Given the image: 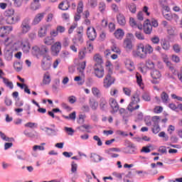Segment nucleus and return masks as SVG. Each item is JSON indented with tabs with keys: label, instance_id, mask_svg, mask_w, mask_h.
Returning a JSON list of instances; mask_svg holds the SVG:
<instances>
[{
	"label": "nucleus",
	"instance_id": "1",
	"mask_svg": "<svg viewBox=\"0 0 182 182\" xmlns=\"http://www.w3.org/2000/svg\"><path fill=\"white\" fill-rule=\"evenodd\" d=\"M153 47L150 44L140 43L136 46V50L133 51L132 55L134 58L146 59L147 55H151L153 53Z\"/></svg>",
	"mask_w": 182,
	"mask_h": 182
},
{
	"label": "nucleus",
	"instance_id": "2",
	"mask_svg": "<svg viewBox=\"0 0 182 182\" xmlns=\"http://www.w3.org/2000/svg\"><path fill=\"white\" fill-rule=\"evenodd\" d=\"M107 66V74L104 79V87H106L107 89L110 87V85H113L115 80V79L112 76L113 75V65L111 63H109Z\"/></svg>",
	"mask_w": 182,
	"mask_h": 182
},
{
	"label": "nucleus",
	"instance_id": "3",
	"mask_svg": "<svg viewBox=\"0 0 182 182\" xmlns=\"http://www.w3.org/2000/svg\"><path fill=\"white\" fill-rule=\"evenodd\" d=\"M134 39V36L132 33H128L126 36V38L124 40L123 47L124 49L128 53L133 50L134 45L133 40Z\"/></svg>",
	"mask_w": 182,
	"mask_h": 182
},
{
	"label": "nucleus",
	"instance_id": "4",
	"mask_svg": "<svg viewBox=\"0 0 182 182\" xmlns=\"http://www.w3.org/2000/svg\"><path fill=\"white\" fill-rule=\"evenodd\" d=\"M137 103H140V97H139V95L135 94L132 98V102L129 104L127 107V110L130 112V113L134 112V110H137L140 108V105H139Z\"/></svg>",
	"mask_w": 182,
	"mask_h": 182
},
{
	"label": "nucleus",
	"instance_id": "5",
	"mask_svg": "<svg viewBox=\"0 0 182 182\" xmlns=\"http://www.w3.org/2000/svg\"><path fill=\"white\" fill-rule=\"evenodd\" d=\"M20 29L21 33L23 35H26V33L32 29V26H31V18L26 17L21 21Z\"/></svg>",
	"mask_w": 182,
	"mask_h": 182
},
{
	"label": "nucleus",
	"instance_id": "6",
	"mask_svg": "<svg viewBox=\"0 0 182 182\" xmlns=\"http://www.w3.org/2000/svg\"><path fill=\"white\" fill-rule=\"evenodd\" d=\"M52 66V57L50 55H44L41 60V68L43 70H49Z\"/></svg>",
	"mask_w": 182,
	"mask_h": 182
},
{
	"label": "nucleus",
	"instance_id": "7",
	"mask_svg": "<svg viewBox=\"0 0 182 182\" xmlns=\"http://www.w3.org/2000/svg\"><path fill=\"white\" fill-rule=\"evenodd\" d=\"M152 122H154L153 127L151 128L152 133H154V134H157L158 133H160L161 130V128L159 124V123H160V117L154 116L152 117Z\"/></svg>",
	"mask_w": 182,
	"mask_h": 182
},
{
	"label": "nucleus",
	"instance_id": "8",
	"mask_svg": "<svg viewBox=\"0 0 182 182\" xmlns=\"http://www.w3.org/2000/svg\"><path fill=\"white\" fill-rule=\"evenodd\" d=\"M94 69V73L97 77H99L101 79V77H103L105 76V69L103 68V66L100 64H95L93 66Z\"/></svg>",
	"mask_w": 182,
	"mask_h": 182
},
{
	"label": "nucleus",
	"instance_id": "9",
	"mask_svg": "<svg viewBox=\"0 0 182 182\" xmlns=\"http://www.w3.org/2000/svg\"><path fill=\"white\" fill-rule=\"evenodd\" d=\"M87 36L89 41H95L96 38H97V33L96 32V29L94 27L90 26L87 28Z\"/></svg>",
	"mask_w": 182,
	"mask_h": 182
},
{
	"label": "nucleus",
	"instance_id": "10",
	"mask_svg": "<svg viewBox=\"0 0 182 182\" xmlns=\"http://www.w3.org/2000/svg\"><path fill=\"white\" fill-rule=\"evenodd\" d=\"M62 49V44L60 42H56L51 46V53L53 56H58L60 50Z\"/></svg>",
	"mask_w": 182,
	"mask_h": 182
},
{
	"label": "nucleus",
	"instance_id": "11",
	"mask_svg": "<svg viewBox=\"0 0 182 182\" xmlns=\"http://www.w3.org/2000/svg\"><path fill=\"white\" fill-rule=\"evenodd\" d=\"M136 151L137 148L134 144H130L127 147L123 149V153H125V154H133L136 153Z\"/></svg>",
	"mask_w": 182,
	"mask_h": 182
},
{
	"label": "nucleus",
	"instance_id": "12",
	"mask_svg": "<svg viewBox=\"0 0 182 182\" xmlns=\"http://www.w3.org/2000/svg\"><path fill=\"white\" fill-rule=\"evenodd\" d=\"M74 19L75 22H74L70 27L68 30V33L70 35V33H73V31L77 28V21H80V14L77 13L74 16ZM77 21V22H76Z\"/></svg>",
	"mask_w": 182,
	"mask_h": 182
},
{
	"label": "nucleus",
	"instance_id": "13",
	"mask_svg": "<svg viewBox=\"0 0 182 182\" xmlns=\"http://www.w3.org/2000/svg\"><path fill=\"white\" fill-rule=\"evenodd\" d=\"M153 31V26L150 23V20L146 19L144 23V32L146 35H150Z\"/></svg>",
	"mask_w": 182,
	"mask_h": 182
},
{
	"label": "nucleus",
	"instance_id": "14",
	"mask_svg": "<svg viewBox=\"0 0 182 182\" xmlns=\"http://www.w3.org/2000/svg\"><path fill=\"white\" fill-rule=\"evenodd\" d=\"M45 15H46V12L37 14L32 21V25H38L45 18Z\"/></svg>",
	"mask_w": 182,
	"mask_h": 182
},
{
	"label": "nucleus",
	"instance_id": "15",
	"mask_svg": "<svg viewBox=\"0 0 182 182\" xmlns=\"http://www.w3.org/2000/svg\"><path fill=\"white\" fill-rule=\"evenodd\" d=\"M109 106H111L114 113H117L119 111V107L117 101L114 98H110L109 100Z\"/></svg>",
	"mask_w": 182,
	"mask_h": 182
},
{
	"label": "nucleus",
	"instance_id": "16",
	"mask_svg": "<svg viewBox=\"0 0 182 182\" xmlns=\"http://www.w3.org/2000/svg\"><path fill=\"white\" fill-rule=\"evenodd\" d=\"M19 21H21V17L19 16H16V17L9 16L6 18V22L9 25H13L14 23H16V22H19Z\"/></svg>",
	"mask_w": 182,
	"mask_h": 182
},
{
	"label": "nucleus",
	"instance_id": "17",
	"mask_svg": "<svg viewBox=\"0 0 182 182\" xmlns=\"http://www.w3.org/2000/svg\"><path fill=\"white\" fill-rule=\"evenodd\" d=\"M117 21L120 26H124L126 25V17L122 14L117 15Z\"/></svg>",
	"mask_w": 182,
	"mask_h": 182
},
{
	"label": "nucleus",
	"instance_id": "18",
	"mask_svg": "<svg viewBox=\"0 0 182 182\" xmlns=\"http://www.w3.org/2000/svg\"><path fill=\"white\" fill-rule=\"evenodd\" d=\"M40 55L43 56L49 55V48L46 46H41L40 47Z\"/></svg>",
	"mask_w": 182,
	"mask_h": 182
},
{
	"label": "nucleus",
	"instance_id": "19",
	"mask_svg": "<svg viewBox=\"0 0 182 182\" xmlns=\"http://www.w3.org/2000/svg\"><path fill=\"white\" fill-rule=\"evenodd\" d=\"M21 48L24 53H28L29 52V49H31V46L28 41H23L21 43Z\"/></svg>",
	"mask_w": 182,
	"mask_h": 182
},
{
	"label": "nucleus",
	"instance_id": "20",
	"mask_svg": "<svg viewBox=\"0 0 182 182\" xmlns=\"http://www.w3.org/2000/svg\"><path fill=\"white\" fill-rule=\"evenodd\" d=\"M41 130H43V132H46V134H48V136H56L57 131L52 128L45 127L44 129H41Z\"/></svg>",
	"mask_w": 182,
	"mask_h": 182
},
{
	"label": "nucleus",
	"instance_id": "21",
	"mask_svg": "<svg viewBox=\"0 0 182 182\" xmlns=\"http://www.w3.org/2000/svg\"><path fill=\"white\" fill-rule=\"evenodd\" d=\"M50 79V75H49V73L47 72L43 75V85H49L51 82Z\"/></svg>",
	"mask_w": 182,
	"mask_h": 182
},
{
	"label": "nucleus",
	"instance_id": "22",
	"mask_svg": "<svg viewBox=\"0 0 182 182\" xmlns=\"http://www.w3.org/2000/svg\"><path fill=\"white\" fill-rule=\"evenodd\" d=\"M90 159L92 161H94V163H99V161H102V160H103V157L96 154H92L90 156Z\"/></svg>",
	"mask_w": 182,
	"mask_h": 182
},
{
	"label": "nucleus",
	"instance_id": "23",
	"mask_svg": "<svg viewBox=\"0 0 182 182\" xmlns=\"http://www.w3.org/2000/svg\"><path fill=\"white\" fill-rule=\"evenodd\" d=\"M114 35L117 39H123V36H124V31L121 28H118L114 33Z\"/></svg>",
	"mask_w": 182,
	"mask_h": 182
},
{
	"label": "nucleus",
	"instance_id": "24",
	"mask_svg": "<svg viewBox=\"0 0 182 182\" xmlns=\"http://www.w3.org/2000/svg\"><path fill=\"white\" fill-rule=\"evenodd\" d=\"M89 104L92 110H97V107L99 106V103L95 99H90Z\"/></svg>",
	"mask_w": 182,
	"mask_h": 182
},
{
	"label": "nucleus",
	"instance_id": "25",
	"mask_svg": "<svg viewBox=\"0 0 182 182\" xmlns=\"http://www.w3.org/2000/svg\"><path fill=\"white\" fill-rule=\"evenodd\" d=\"M16 157L18 160H26V154L25 151L19 150L16 151Z\"/></svg>",
	"mask_w": 182,
	"mask_h": 182
},
{
	"label": "nucleus",
	"instance_id": "26",
	"mask_svg": "<svg viewBox=\"0 0 182 182\" xmlns=\"http://www.w3.org/2000/svg\"><path fill=\"white\" fill-rule=\"evenodd\" d=\"M151 76L152 79H160L161 77V74L160 73V71L157 70H152L151 72Z\"/></svg>",
	"mask_w": 182,
	"mask_h": 182
},
{
	"label": "nucleus",
	"instance_id": "27",
	"mask_svg": "<svg viewBox=\"0 0 182 182\" xmlns=\"http://www.w3.org/2000/svg\"><path fill=\"white\" fill-rule=\"evenodd\" d=\"M9 28V26H1L0 27V36L1 38H5L6 33L9 32L8 30Z\"/></svg>",
	"mask_w": 182,
	"mask_h": 182
},
{
	"label": "nucleus",
	"instance_id": "28",
	"mask_svg": "<svg viewBox=\"0 0 182 182\" xmlns=\"http://www.w3.org/2000/svg\"><path fill=\"white\" fill-rule=\"evenodd\" d=\"M119 113L121 114V116H122V119L130 117L131 116L130 112H128L127 110L124 109V108L119 109Z\"/></svg>",
	"mask_w": 182,
	"mask_h": 182
},
{
	"label": "nucleus",
	"instance_id": "29",
	"mask_svg": "<svg viewBox=\"0 0 182 182\" xmlns=\"http://www.w3.org/2000/svg\"><path fill=\"white\" fill-rule=\"evenodd\" d=\"M100 107L101 110H105L106 107H107V101L105 98L100 99Z\"/></svg>",
	"mask_w": 182,
	"mask_h": 182
},
{
	"label": "nucleus",
	"instance_id": "30",
	"mask_svg": "<svg viewBox=\"0 0 182 182\" xmlns=\"http://www.w3.org/2000/svg\"><path fill=\"white\" fill-rule=\"evenodd\" d=\"M161 46L164 50H169L171 46L170 43L167 41H164L163 42L161 43Z\"/></svg>",
	"mask_w": 182,
	"mask_h": 182
},
{
	"label": "nucleus",
	"instance_id": "31",
	"mask_svg": "<svg viewBox=\"0 0 182 182\" xmlns=\"http://www.w3.org/2000/svg\"><path fill=\"white\" fill-rule=\"evenodd\" d=\"M47 32H48V28H46V27H41L40 31H38V36L40 38H43L46 36Z\"/></svg>",
	"mask_w": 182,
	"mask_h": 182
},
{
	"label": "nucleus",
	"instance_id": "32",
	"mask_svg": "<svg viewBox=\"0 0 182 182\" xmlns=\"http://www.w3.org/2000/svg\"><path fill=\"white\" fill-rule=\"evenodd\" d=\"M125 66L129 72H133L134 70V63H133V61L126 63Z\"/></svg>",
	"mask_w": 182,
	"mask_h": 182
},
{
	"label": "nucleus",
	"instance_id": "33",
	"mask_svg": "<svg viewBox=\"0 0 182 182\" xmlns=\"http://www.w3.org/2000/svg\"><path fill=\"white\" fill-rule=\"evenodd\" d=\"M94 60H95V65H102L103 63V60L102 59V56L99 54H96L94 56Z\"/></svg>",
	"mask_w": 182,
	"mask_h": 182
},
{
	"label": "nucleus",
	"instance_id": "34",
	"mask_svg": "<svg viewBox=\"0 0 182 182\" xmlns=\"http://www.w3.org/2000/svg\"><path fill=\"white\" fill-rule=\"evenodd\" d=\"M3 83H4L7 87H9V89H14V83L9 81L8 78H4Z\"/></svg>",
	"mask_w": 182,
	"mask_h": 182
},
{
	"label": "nucleus",
	"instance_id": "35",
	"mask_svg": "<svg viewBox=\"0 0 182 182\" xmlns=\"http://www.w3.org/2000/svg\"><path fill=\"white\" fill-rule=\"evenodd\" d=\"M161 99L163 103H168V95L166 92H163L161 94Z\"/></svg>",
	"mask_w": 182,
	"mask_h": 182
},
{
	"label": "nucleus",
	"instance_id": "36",
	"mask_svg": "<svg viewBox=\"0 0 182 182\" xmlns=\"http://www.w3.org/2000/svg\"><path fill=\"white\" fill-rule=\"evenodd\" d=\"M31 53L35 56H38V55H41V49L37 46L32 48Z\"/></svg>",
	"mask_w": 182,
	"mask_h": 182
},
{
	"label": "nucleus",
	"instance_id": "37",
	"mask_svg": "<svg viewBox=\"0 0 182 182\" xmlns=\"http://www.w3.org/2000/svg\"><path fill=\"white\" fill-rule=\"evenodd\" d=\"M122 90L125 96H128L129 97L132 96V88L124 87Z\"/></svg>",
	"mask_w": 182,
	"mask_h": 182
},
{
	"label": "nucleus",
	"instance_id": "38",
	"mask_svg": "<svg viewBox=\"0 0 182 182\" xmlns=\"http://www.w3.org/2000/svg\"><path fill=\"white\" fill-rule=\"evenodd\" d=\"M136 82L138 83L139 86L141 87V85H143V79L141 78V75H140V73H136Z\"/></svg>",
	"mask_w": 182,
	"mask_h": 182
},
{
	"label": "nucleus",
	"instance_id": "39",
	"mask_svg": "<svg viewBox=\"0 0 182 182\" xmlns=\"http://www.w3.org/2000/svg\"><path fill=\"white\" fill-rule=\"evenodd\" d=\"M14 14H15V10H14V9H8L5 11L4 15L7 18L9 16H13Z\"/></svg>",
	"mask_w": 182,
	"mask_h": 182
},
{
	"label": "nucleus",
	"instance_id": "40",
	"mask_svg": "<svg viewBox=\"0 0 182 182\" xmlns=\"http://www.w3.org/2000/svg\"><path fill=\"white\" fill-rule=\"evenodd\" d=\"M92 93L94 96H96L97 97H100V90L97 89V87H92Z\"/></svg>",
	"mask_w": 182,
	"mask_h": 182
},
{
	"label": "nucleus",
	"instance_id": "41",
	"mask_svg": "<svg viewBox=\"0 0 182 182\" xmlns=\"http://www.w3.org/2000/svg\"><path fill=\"white\" fill-rule=\"evenodd\" d=\"M75 82H78L77 85H79L80 86H82V85H83V83H85V80L82 79V77L80 76H77L74 78Z\"/></svg>",
	"mask_w": 182,
	"mask_h": 182
},
{
	"label": "nucleus",
	"instance_id": "42",
	"mask_svg": "<svg viewBox=\"0 0 182 182\" xmlns=\"http://www.w3.org/2000/svg\"><path fill=\"white\" fill-rule=\"evenodd\" d=\"M82 12H83V1H80L78 3V6L77 8V14H82Z\"/></svg>",
	"mask_w": 182,
	"mask_h": 182
},
{
	"label": "nucleus",
	"instance_id": "43",
	"mask_svg": "<svg viewBox=\"0 0 182 182\" xmlns=\"http://www.w3.org/2000/svg\"><path fill=\"white\" fill-rule=\"evenodd\" d=\"M151 41L154 45H159L160 43V38H159V36H154V37H152L151 38Z\"/></svg>",
	"mask_w": 182,
	"mask_h": 182
},
{
	"label": "nucleus",
	"instance_id": "44",
	"mask_svg": "<svg viewBox=\"0 0 182 182\" xmlns=\"http://www.w3.org/2000/svg\"><path fill=\"white\" fill-rule=\"evenodd\" d=\"M13 1H14L15 6L19 7L22 6V2H25L26 4L29 0H13Z\"/></svg>",
	"mask_w": 182,
	"mask_h": 182
},
{
	"label": "nucleus",
	"instance_id": "45",
	"mask_svg": "<svg viewBox=\"0 0 182 182\" xmlns=\"http://www.w3.org/2000/svg\"><path fill=\"white\" fill-rule=\"evenodd\" d=\"M44 43L48 46L52 45L53 43V38L52 37H47L44 39Z\"/></svg>",
	"mask_w": 182,
	"mask_h": 182
},
{
	"label": "nucleus",
	"instance_id": "46",
	"mask_svg": "<svg viewBox=\"0 0 182 182\" xmlns=\"http://www.w3.org/2000/svg\"><path fill=\"white\" fill-rule=\"evenodd\" d=\"M92 41H87V50L90 52V53L93 50V43H92Z\"/></svg>",
	"mask_w": 182,
	"mask_h": 182
},
{
	"label": "nucleus",
	"instance_id": "47",
	"mask_svg": "<svg viewBox=\"0 0 182 182\" xmlns=\"http://www.w3.org/2000/svg\"><path fill=\"white\" fill-rule=\"evenodd\" d=\"M105 10H106V4H105V2H100L99 4L100 12H102V14H103V12H105Z\"/></svg>",
	"mask_w": 182,
	"mask_h": 182
},
{
	"label": "nucleus",
	"instance_id": "48",
	"mask_svg": "<svg viewBox=\"0 0 182 182\" xmlns=\"http://www.w3.org/2000/svg\"><path fill=\"white\" fill-rule=\"evenodd\" d=\"M142 99L145 102H150L151 100V98L150 97V95L149 93H147V92H144L142 95Z\"/></svg>",
	"mask_w": 182,
	"mask_h": 182
},
{
	"label": "nucleus",
	"instance_id": "49",
	"mask_svg": "<svg viewBox=\"0 0 182 182\" xmlns=\"http://www.w3.org/2000/svg\"><path fill=\"white\" fill-rule=\"evenodd\" d=\"M65 130L69 136H73V134L75 133V130L72 129V127H65Z\"/></svg>",
	"mask_w": 182,
	"mask_h": 182
},
{
	"label": "nucleus",
	"instance_id": "50",
	"mask_svg": "<svg viewBox=\"0 0 182 182\" xmlns=\"http://www.w3.org/2000/svg\"><path fill=\"white\" fill-rule=\"evenodd\" d=\"M25 127H29L30 129H33V127H38V124L34 122H28L25 124Z\"/></svg>",
	"mask_w": 182,
	"mask_h": 182
},
{
	"label": "nucleus",
	"instance_id": "51",
	"mask_svg": "<svg viewBox=\"0 0 182 182\" xmlns=\"http://www.w3.org/2000/svg\"><path fill=\"white\" fill-rule=\"evenodd\" d=\"M129 25L132 28H136L137 26V23H136V20L133 17L129 18Z\"/></svg>",
	"mask_w": 182,
	"mask_h": 182
},
{
	"label": "nucleus",
	"instance_id": "52",
	"mask_svg": "<svg viewBox=\"0 0 182 182\" xmlns=\"http://www.w3.org/2000/svg\"><path fill=\"white\" fill-rule=\"evenodd\" d=\"M88 4L91 6V8H96V6H97V1L88 0Z\"/></svg>",
	"mask_w": 182,
	"mask_h": 182
},
{
	"label": "nucleus",
	"instance_id": "53",
	"mask_svg": "<svg viewBox=\"0 0 182 182\" xmlns=\"http://www.w3.org/2000/svg\"><path fill=\"white\" fill-rule=\"evenodd\" d=\"M135 36L137 39H139L140 41H144V36L140 31H136L135 33Z\"/></svg>",
	"mask_w": 182,
	"mask_h": 182
},
{
	"label": "nucleus",
	"instance_id": "54",
	"mask_svg": "<svg viewBox=\"0 0 182 182\" xmlns=\"http://www.w3.org/2000/svg\"><path fill=\"white\" fill-rule=\"evenodd\" d=\"M158 136H159V137H163L165 141H168V135L166 134L165 132H161Z\"/></svg>",
	"mask_w": 182,
	"mask_h": 182
},
{
	"label": "nucleus",
	"instance_id": "55",
	"mask_svg": "<svg viewBox=\"0 0 182 182\" xmlns=\"http://www.w3.org/2000/svg\"><path fill=\"white\" fill-rule=\"evenodd\" d=\"M71 171L73 173L77 171V164L75 163V161H73L71 164Z\"/></svg>",
	"mask_w": 182,
	"mask_h": 182
},
{
	"label": "nucleus",
	"instance_id": "56",
	"mask_svg": "<svg viewBox=\"0 0 182 182\" xmlns=\"http://www.w3.org/2000/svg\"><path fill=\"white\" fill-rule=\"evenodd\" d=\"M173 49L176 53H180L181 52V48L178 44L173 45Z\"/></svg>",
	"mask_w": 182,
	"mask_h": 182
},
{
	"label": "nucleus",
	"instance_id": "57",
	"mask_svg": "<svg viewBox=\"0 0 182 182\" xmlns=\"http://www.w3.org/2000/svg\"><path fill=\"white\" fill-rule=\"evenodd\" d=\"M61 107H63V109H65V110H67V112H70L72 110V107H70V106H68V105L65 102H63L61 104Z\"/></svg>",
	"mask_w": 182,
	"mask_h": 182
},
{
	"label": "nucleus",
	"instance_id": "58",
	"mask_svg": "<svg viewBox=\"0 0 182 182\" xmlns=\"http://www.w3.org/2000/svg\"><path fill=\"white\" fill-rule=\"evenodd\" d=\"M75 39L80 42V43H83V34H76Z\"/></svg>",
	"mask_w": 182,
	"mask_h": 182
},
{
	"label": "nucleus",
	"instance_id": "59",
	"mask_svg": "<svg viewBox=\"0 0 182 182\" xmlns=\"http://www.w3.org/2000/svg\"><path fill=\"white\" fill-rule=\"evenodd\" d=\"M85 57H86V48L80 51L79 53L80 59H85Z\"/></svg>",
	"mask_w": 182,
	"mask_h": 182
},
{
	"label": "nucleus",
	"instance_id": "60",
	"mask_svg": "<svg viewBox=\"0 0 182 182\" xmlns=\"http://www.w3.org/2000/svg\"><path fill=\"white\" fill-rule=\"evenodd\" d=\"M111 49L112 52H114L115 53H120L122 51L120 50V48H119L116 45H113L111 47Z\"/></svg>",
	"mask_w": 182,
	"mask_h": 182
},
{
	"label": "nucleus",
	"instance_id": "61",
	"mask_svg": "<svg viewBox=\"0 0 182 182\" xmlns=\"http://www.w3.org/2000/svg\"><path fill=\"white\" fill-rule=\"evenodd\" d=\"M93 139L96 141H97V146H102L103 145V142H102V139H100L97 135L94 136Z\"/></svg>",
	"mask_w": 182,
	"mask_h": 182
},
{
	"label": "nucleus",
	"instance_id": "62",
	"mask_svg": "<svg viewBox=\"0 0 182 182\" xmlns=\"http://www.w3.org/2000/svg\"><path fill=\"white\" fill-rule=\"evenodd\" d=\"M68 102L71 105H73L74 103H76V97H75L73 95L68 97Z\"/></svg>",
	"mask_w": 182,
	"mask_h": 182
},
{
	"label": "nucleus",
	"instance_id": "63",
	"mask_svg": "<svg viewBox=\"0 0 182 182\" xmlns=\"http://www.w3.org/2000/svg\"><path fill=\"white\" fill-rule=\"evenodd\" d=\"M130 12H132V14H136V5L134 4H131L128 6Z\"/></svg>",
	"mask_w": 182,
	"mask_h": 182
},
{
	"label": "nucleus",
	"instance_id": "64",
	"mask_svg": "<svg viewBox=\"0 0 182 182\" xmlns=\"http://www.w3.org/2000/svg\"><path fill=\"white\" fill-rule=\"evenodd\" d=\"M154 113H161V112H163V107H156L154 109Z\"/></svg>",
	"mask_w": 182,
	"mask_h": 182
}]
</instances>
